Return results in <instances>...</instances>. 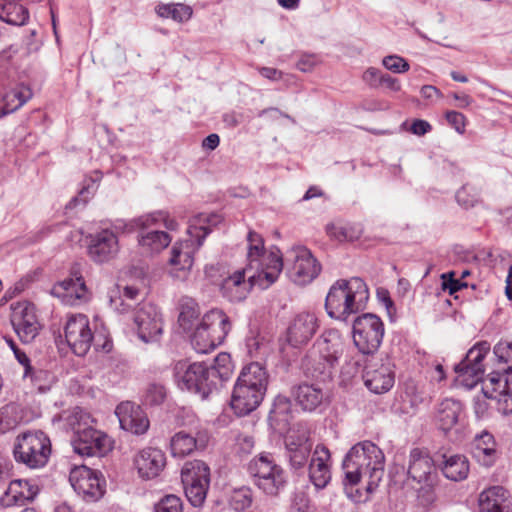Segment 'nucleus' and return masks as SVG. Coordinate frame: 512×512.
I'll return each instance as SVG.
<instances>
[{"label":"nucleus","instance_id":"nucleus-25","mask_svg":"<svg viewBox=\"0 0 512 512\" xmlns=\"http://www.w3.org/2000/svg\"><path fill=\"white\" fill-rule=\"evenodd\" d=\"M120 427L136 435L144 434L149 428V420L142 409L132 402H122L115 410Z\"/></svg>","mask_w":512,"mask_h":512},{"label":"nucleus","instance_id":"nucleus-37","mask_svg":"<svg viewBox=\"0 0 512 512\" xmlns=\"http://www.w3.org/2000/svg\"><path fill=\"white\" fill-rule=\"evenodd\" d=\"M237 382L250 385L251 387L266 390L268 385V374L266 369L258 362H252L244 366L238 376Z\"/></svg>","mask_w":512,"mask_h":512},{"label":"nucleus","instance_id":"nucleus-63","mask_svg":"<svg viewBox=\"0 0 512 512\" xmlns=\"http://www.w3.org/2000/svg\"><path fill=\"white\" fill-rule=\"evenodd\" d=\"M260 74L270 80H279L282 77V72L271 67H262L259 69Z\"/></svg>","mask_w":512,"mask_h":512},{"label":"nucleus","instance_id":"nucleus-51","mask_svg":"<svg viewBox=\"0 0 512 512\" xmlns=\"http://www.w3.org/2000/svg\"><path fill=\"white\" fill-rule=\"evenodd\" d=\"M383 66L393 73H405L409 70V63L402 57L397 55H389L383 58Z\"/></svg>","mask_w":512,"mask_h":512},{"label":"nucleus","instance_id":"nucleus-32","mask_svg":"<svg viewBox=\"0 0 512 512\" xmlns=\"http://www.w3.org/2000/svg\"><path fill=\"white\" fill-rule=\"evenodd\" d=\"M440 467L444 476L452 481H462L469 474V462L460 454H443Z\"/></svg>","mask_w":512,"mask_h":512},{"label":"nucleus","instance_id":"nucleus-58","mask_svg":"<svg viewBox=\"0 0 512 512\" xmlns=\"http://www.w3.org/2000/svg\"><path fill=\"white\" fill-rule=\"evenodd\" d=\"M326 232L330 237L339 241L346 240L348 238L347 229L334 223H330L326 226Z\"/></svg>","mask_w":512,"mask_h":512},{"label":"nucleus","instance_id":"nucleus-40","mask_svg":"<svg viewBox=\"0 0 512 512\" xmlns=\"http://www.w3.org/2000/svg\"><path fill=\"white\" fill-rule=\"evenodd\" d=\"M171 242V237L164 231H149L142 234L139 238V244L146 250L157 253L166 248Z\"/></svg>","mask_w":512,"mask_h":512},{"label":"nucleus","instance_id":"nucleus-3","mask_svg":"<svg viewBox=\"0 0 512 512\" xmlns=\"http://www.w3.org/2000/svg\"><path fill=\"white\" fill-rule=\"evenodd\" d=\"M221 221V216L214 213H201L194 218L187 231L189 237L184 241L176 242L171 249L168 263L169 274L173 278L178 280L187 278L194 263L196 250L203 244L212 227L217 226Z\"/></svg>","mask_w":512,"mask_h":512},{"label":"nucleus","instance_id":"nucleus-1","mask_svg":"<svg viewBox=\"0 0 512 512\" xmlns=\"http://www.w3.org/2000/svg\"><path fill=\"white\" fill-rule=\"evenodd\" d=\"M385 457L382 450L370 441L355 444L346 454L344 470V490L348 498L355 502L363 500L359 489L353 490L362 478H367L366 492L372 493L384 474Z\"/></svg>","mask_w":512,"mask_h":512},{"label":"nucleus","instance_id":"nucleus-46","mask_svg":"<svg viewBox=\"0 0 512 512\" xmlns=\"http://www.w3.org/2000/svg\"><path fill=\"white\" fill-rule=\"evenodd\" d=\"M290 409L291 403L289 399L285 396L279 395L275 398L270 410V419L287 422Z\"/></svg>","mask_w":512,"mask_h":512},{"label":"nucleus","instance_id":"nucleus-27","mask_svg":"<svg viewBox=\"0 0 512 512\" xmlns=\"http://www.w3.org/2000/svg\"><path fill=\"white\" fill-rule=\"evenodd\" d=\"M38 486L29 480L17 479L10 482L0 502L4 507L22 506L38 494Z\"/></svg>","mask_w":512,"mask_h":512},{"label":"nucleus","instance_id":"nucleus-20","mask_svg":"<svg viewBox=\"0 0 512 512\" xmlns=\"http://www.w3.org/2000/svg\"><path fill=\"white\" fill-rule=\"evenodd\" d=\"M119 249L118 237L111 229H102L90 236L88 253L96 263H105L114 259Z\"/></svg>","mask_w":512,"mask_h":512},{"label":"nucleus","instance_id":"nucleus-36","mask_svg":"<svg viewBox=\"0 0 512 512\" xmlns=\"http://www.w3.org/2000/svg\"><path fill=\"white\" fill-rule=\"evenodd\" d=\"M182 483L210 485V468L201 460L186 462L181 471Z\"/></svg>","mask_w":512,"mask_h":512},{"label":"nucleus","instance_id":"nucleus-10","mask_svg":"<svg viewBox=\"0 0 512 512\" xmlns=\"http://www.w3.org/2000/svg\"><path fill=\"white\" fill-rule=\"evenodd\" d=\"M253 484L265 495L275 497L285 488L287 477L284 469L270 453H260L248 465Z\"/></svg>","mask_w":512,"mask_h":512},{"label":"nucleus","instance_id":"nucleus-6","mask_svg":"<svg viewBox=\"0 0 512 512\" xmlns=\"http://www.w3.org/2000/svg\"><path fill=\"white\" fill-rule=\"evenodd\" d=\"M248 252L246 270L252 284H259L262 289L268 288L279 277L283 268V260L278 251L266 252L264 241L258 233L250 231L247 235Z\"/></svg>","mask_w":512,"mask_h":512},{"label":"nucleus","instance_id":"nucleus-17","mask_svg":"<svg viewBox=\"0 0 512 512\" xmlns=\"http://www.w3.org/2000/svg\"><path fill=\"white\" fill-rule=\"evenodd\" d=\"M64 335L74 354L86 355L93 341L88 317L84 314L70 315L64 326Z\"/></svg>","mask_w":512,"mask_h":512},{"label":"nucleus","instance_id":"nucleus-34","mask_svg":"<svg viewBox=\"0 0 512 512\" xmlns=\"http://www.w3.org/2000/svg\"><path fill=\"white\" fill-rule=\"evenodd\" d=\"M0 19L8 24L21 26L27 23L29 13L18 0H0Z\"/></svg>","mask_w":512,"mask_h":512},{"label":"nucleus","instance_id":"nucleus-22","mask_svg":"<svg viewBox=\"0 0 512 512\" xmlns=\"http://www.w3.org/2000/svg\"><path fill=\"white\" fill-rule=\"evenodd\" d=\"M265 392L264 389L251 387V384L247 385L236 381L231 398V407L237 415H247L260 405Z\"/></svg>","mask_w":512,"mask_h":512},{"label":"nucleus","instance_id":"nucleus-4","mask_svg":"<svg viewBox=\"0 0 512 512\" xmlns=\"http://www.w3.org/2000/svg\"><path fill=\"white\" fill-rule=\"evenodd\" d=\"M490 351V344L486 341L479 342L469 349L465 358L455 365L454 370L458 381L468 389L482 381V393L486 398L499 397V392L504 388L506 373L505 368L502 372H492L487 378L483 379L484 365L483 360Z\"/></svg>","mask_w":512,"mask_h":512},{"label":"nucleus","instance_id":"nucleus-12","mask_svg":"<svg viewBox=\"0 0 512 512\" xmlns=\"http://www.w3.org/2000/svg\"><path fill=\"white\" fill-rule=\"evenodd\" d=\"M384 336V324L375 314L366 313L353 322V341L362 354H373L380 347Z\"/></svg>","mask_w":512,"mask_h":512},{"label":"nucleus","instance_id":"nucleus-54","mask_svg":"<svg viewBox=\"0 0 512 512\" xmlns=\"http://www.w3.org/2000/svg\"><path fill=\"white\" fill-rule=\"evenodd\" d=\"M456 200L459 205L468 209L478 202V195L476 193H471V189L468 186H463L457 191Z\"/></svg>","mask_w":512,"mask_h":512},{"label":"nucleus","instance_id":"nucleus-42","mask_svg":"<svg viewBox=\"0 0 512 512\" xmlns=\"http://www.w3.org/2000/svg\"><path fill=\"white\" fill-rule=\"evenodd\" d=\"M285 446L296 448L306 446L307 448H312L313 443L310 439L309 430L302 425L290 429L285 438Z\"/></svg>","mask_w":512,"mask_h":512},{"label":"nucleus","instance_id":"nucleus-35","mask_svg":"<svg viewBox=\"0 0 512 512\" xmlns=\"http://www.w3.org/2000/svg\"><path fill=\"white\" fill-rule=\"evenodd\" d=\"M460 402L453 399L443 400L437 409L436 420L443 431H449L458 422L461 413Z\"/></svg>","mask_w":512,"mask_h":512},{"label":"nucleus","instance_id":"nucleus-8","mask_svg":"<svg viewBox=\"0 0 512 512\" xmlns=\"http://www.w3.org/2000/svg\"><path fill=\"white\" fill-rule=\"evenodd\" d=\"M230 330L229 317L222 310L212 309L197 323L191 345L197 353L206 354L222 344Z\"/></svg>","mask_w":512,"mask_h":512},{"label":"nucleus","instance_id":"nucleus-15","mask_svg":"<svg viewBox=\"0 0 512 512\" xmlns=\"http://www.w3.org/2000/svg\"><path fill=\"white\" fill-rule=\"evenodd\" d=\"M133 321L138 337L145 343L158 341L163 331L162 314L149 302L140 303L135 309Z\"/></svg>","mask_w":512,"mask_h":512},{"label":"nucleus","instance_id":"nucleus-39","mask_svg":"<svg viewBox=\"0 0 512 512\" xmlns=\"http://www.w3.org/2000/svg\"><path fill=\"white\" fill-rule=\"evenodd\" d=\"M32 95L33 93L28 86L19 85L4 95L2 109L8 114L12 113L30 100Z\"/></svg>","mask_w":512,"mask_h":512},{"label":"nucleus","instance_id":"nucleus-57","mask_svg":"<svg viewBox=\"0 0 512 512\" xmlns=\"http://www.w3.org/2000/svg\"><path fill=\"white\" fill-rule=\"evenodd\" d=\"M384 73H382L379 69L374 67H369L364 73H363V80L371 87H378L380 86L381 79L383 77Z\"/></svg>","mask_w":512,"mask_h":512},{"label":"nucleus","instance_id":"nucleus-13","mask_svg":"<svg viewBox=\"0 0 512 512\" xmlns=\"http://www.w3.org/2000/svg\"><path fill=\"white\" fill-rule=\"evenodd\" d=\"M394 367L388 356L372 357L363 371L365 386L375 394L388 392L395 383Z\"/></svg>","mask_w":512,"mask_h":512},{"label":"nucleus","instance_id":"nucleus-61","mask_svg":"<svg viewBox=\"0 0 512 512\" xmlns=\"http://www.w3.org/2000/svg\"><path fill=\"white\" fill-rule=\"evenodd\" d=\"M14 355L18 362L24 367V378H28V375L30 374L32 368L28 356L26 355L25 352L21 351L20 349L15 351Z\"/></svg>","mask_w":512,"mask_h":512},{"label":"nucleus","instance_id":"nucleus-14","mask_svg":"<svg viewBox=\"0 0 512 512\" xmlns=\"http://www.w3.org/2000/svg\"><path fill=\"white\" fill-rule=\"evenodd\" d=\"M286 261H292L288 276L298 285L311 283L321 271L320 263L306 247L292 248L286 255Z\"/></svg>","mask_w":512,"mask_h":512},{"label":"nucleus","instance_id":"nucleus-53","mask_svg":"<svg viewBox=\"0 0 512 512\" xmlns=\"http://www.w3.org/2000/svg\"><path fill=\"white\" fill-rule=\"evenodd\" d=\"M441 279L442 289L444 291H448L450 295H453L457 291L467 287V283L463 282L461 279L455 278L454 271L442 274Z\"/></svg>","mask_w":512,"mask_h":512},{"label":"nucleus","instance_id":"nucleus-43","mask_svg":"<svg viewBox=\"0 0 512 512\" xmlns=\"http://www.w3.org/2000/svg\"><path fill=\"white\" fill-rule=\"evenodd\" d=\"M158 223H163V226L169 230H176L178 227L176 220L170 218L169 215L163 211L153 212L148 215L141 216L136 220L137 226L143 228Z\"/></svg>","mask_w":512,"mask_h":512},{"label":"nucleus","instance_id":"nucleus-50","mask_svg":"<svg viewBox=\"0 0 512 512\" xmlns=\"http://www.w3.org/2000/svg\"><path fill=\"white\" fill-rule=\"evenodd\" d=\"M28 377H30L31 382L40 392L47 391L53 379V376L48 371L34 370L33 368H31Z\"/></svg>","mask_w":512,"mask_h":512},{"label":"nucleus","instance_id":"nucleus-11","mask_svg":"<svg viewBox=\"0 0 512 512\" xmlns=\"http://www.w3.org/2000/svg\"><path fill=\"white\" fill-rule=\"evenodd\" d=\"M50 453V440L39 430L19 434L14 443L15 460L29 468L43 467L48 462Z\"/></svg>","mask_w":512,"mask_h":512},{"label":"nucleus","instance_id":"nucleus-60","mask_svg":"<svg viewBox=\"0 0 512 512\" xmlns=\"http://www.w3.org/2000/svg\"><path fill=\"white\" fill-rule=\"evenodd\" d=\"M411 132L415 135L422 136L431 130V125L425 120H415L411 125Z\"/></svg>","mask_w":512,"mask_h":512},{"label":"nucleus","instance_id":"nucleus-48","mask_svg":"<svg viewBox=\"0 0 512 512\" xmlns=\"http://www.w3.org/2000/svg\"><path fill=\"white\" fill-rule=\"evenodd\" d=\"M199 316V312L194 306L185 305L178 317V323L182 329L186 332L196 328V322Z\"/></svg>","mask_w":512,"mask_h":512},{"label":"nucleus","instance_id":"nucleus-64","mask_svg":"<svg viewBox=\"0 0 512 512\" xmlns=\"http://www.w3.org/2000/svg\"><path fill=\"white\" fill-rule=\"evenodd\" d=\"M220 143V138L217 134H210L206 138H204L202 142V147L207 150H214L218 147Z\"/></svg>","mask_w":512,"mask_h":512},{"label":"nucleus","instance_id":"nucleus-49","mask_svg":"<svg viewBox=\"0 0 512 512\" xmlns=\"http://www.w3.org/2000/svg\"><path fill=\"white\" fill-rule=\"evenodd\" d=\"M491 399L498 401L499 409L504 414L512 412V377H506L504 388L499 392V397H492Z\"/></svg>","mask_w":512,"mask_h":512},{"label":"nucleus","instance_id":"nucleus-21","mask_svg":"<svg viewBox=\"0 0 512 512\" xmlns=\"http://www.w3.org/2000/svg\"><path fill=\"white\" fill-rule=\"evenodd\" d=\"M408 475L413 481L431 487L436 479L434 460L428 452L412 449L409 455Z\"/></svg>","mask_w":512,"mask_h":512},{"label":"nucleus","instance_id":"nucleus-28","mask_svg":"<svg viewBox=\"0 0 512 512\" xmlns=\"http://www.w3.org/2000/svg\"><path fill=\"white\" fill-rule=\"evenodd\" d=\"M208 441L206 433L197 432L196 434L179 431L171 437L170 450L174 457H184L191 454L194 450L203 449Z\"/></svg>","mask_w":512,"mask_h":512},{"label":"nucleus","instance_id":"nucleus-5","mask_svg":"<svg viewBox=\"0 0 512 512\" xmlns=\"http://www.w3.org/2000/svg\"><path fill=\"white\" fill-rule=\"evenodd\" d=\"M369 299L366 283L359 277L339 279L329 289L325 299V309L330 318L347 319L365 309Z\"/></svg>","mask_w":512,"mask_h":512},{"label":"nucleus","instance_id":"nucleus-26","mask_svg":"<svg viewBox=\"0 0 512 512\" xmlns=\"http://www.w3.org/2000/svg\"><path fill=\"white\" fill-rule=\"evenodd\" d=\"M166 464L164 453L156 448H145L134 458V465L143 479H152L159 475Z\"/></svg>","mask_w":512,"mask_h":512},{"label":"nucleus","instance_id":"nucleus-9","mask_svg":"<svg viewBox=\"0 0 512 512\" xmlns=\"http://www.w3.org/2000/svg\"><path fill=\"white\" fill-rule=\"evenodd\" d=\"M344 351V341L336 329L325 330L313 344L303 365L314 373L329 372L337 363Z\"/></svg>","mask_w":512,"mask_h":512},{"label":"nucleus","instance_id":"nucleus-24","mask_svg":"<svg viewBox=\"0 0 512 512\" xmlns=\"http://www.w3.org/2000/svg\"><path fill=\"white\" fill-rule=\"evenodd\" d=\"M52 294L68 305H77L85 300L87 288L79 270L74 267L70 277L53 286Z\"/></svg>","mask_w":512,"mask_h":512},{"label":"nucleus","instance_id":"nucleus-44","mask_svg":"<svg viewBox=\"0 0 512 512\" xmlns=\"http://www.w3.org/2000/svg\"><path fill=\"white\" fill-rule=\"evenodd\" d=\"M183 485L185 495L189 502L195 507L202 505L206 499L209 485L198 484L195 482L183 483Z\"/></svg>","mask_w":512,"mask_h":512},{"label":"nucleus","instance_id":"nucleus-47","mask_svg":"<svg viewBox=\"0 0 512 512\" xmlns=\"http://www.w3.org/2000/svg\"><path fill=\"white\" fill-rule=\"evenodd\" d=\"M286 450L291 467L298 470L305 467L312 448H307L306 446L302 448L286 447Z\"/></svg>","mask_w":512,"mask_h":512},{"label":"nucleus","instance_id":"nucleus-41","mask_svg":"<svg viewBox=\"0 0 512 512\" xmlns=\"http://www.w3.org/2000/svg\"><path fill=\"white\" fill-rule=\"evenodd\" d=\"M156 12L160 17H170L177 22H186L192 16V8L184 4H162L157 6Z\"/></svg>","mask_w":512,"mask_h":512},{"label":"nucleus","instance_id":"nucleus-23","mask_svg":"<svg viewBox=\"0 0 512 512\" xmlns=\"http://www.w3.org/2000/svg\"><path fill=\"white\" fill-rule=\"evenodd\" d=\"M309 479L316 489L325 488L331 480V455L329 449L318 444L308 467Z\"/></svg>","mask_w":512,"mask_h":512},{"label":"nucleus","instance_id":"nucleus-19","mask_svg":"<svg viewBox=\"0 0 512 512\" xmlns=\"http://www.w3.org/2000/svg\"><path fill=\"white\" fill-rule=\"evenodd\" d=\"M319 328V321L313 312L303 311L294 316L287 329V341L293 347L306 345Z\"/></svg>","mask_w":512,"mask_h":512},{"label":"nucleus","instance_id":"nucleus-45","mask_svg":"<svg viewBox=\"0 0 512 512\" xmlns=\"http://www.w3.org/2000/svg\"><path fill=\"white\" fill-rule=\"evenodd\" d=\"M253 502L252 492L249 488H240L233 491L230 505L235 511H244L251 507Z\"/></svg>","mask_w":512,"mask_h":512},{"label":"nucleus","instance_id":"nucleus-33","mask_svg":"<svg viewBox=\"0 0 512 512\" xmlns=\"http://www.w3.org/2000/svg\"><path fill=\"white\" fill-rule=\"evenodd\" d=\"M293 396L298 405L305 411L315 410L324 399V393L320 387L307 383L295 387Z\"/></svg>","mask_w":512,"mask_h":512},{"label":"nucleus","instance_id":"nucleus-56","mask_svg":"<svg viewBox=\"0 0 512 512\" xmlns=\"http://www.w3.org/2000/svg\"><path fill=\"white\" fill-rule=\"evenodd\" d=\"M448 123L459 133L465 132L466 117L457 111H448L445 115Z\"/></svg>","mask_w":512,"mask_h":512},{"label":"nucleus","instance_id":"nucleus-18","mask_svg":"<svg viewBox=\"0 0 512 512\" xmlns=\"http://www.w3.org/2000/svg\"><path fill=\"white\" fill-rule=\"evenodd\" d=\"M69 481L74 491L87 501H96L104 494V483L97 472L87 466H75L69 474Z\"/></svg>","mask_w":512,"mask_h":512},{"label":"nucleus","instance_id":"nucleus-31","mask_svg":"<svg viewBox=\"0 0 512 512\" xmlns=\"http://www.w3.org/2000/svg\"><path fill=\"white\" fill-rule=\"evenodd\" d=\"M509 492L502 486H492L479 495V512H503L508 507Z\"/></svg>","mask_w":512,"mask_h":512},{"label":"nucleus","instance_id":"nucleus-55","mask_svg":"<svg viewBox=\"0 0 512 512\" xmlns=\"http://www.w3.org/2000/svg\"><path fill=\"white\" fill-rule=\"evenodd\" d=\"M165 396V388L162 385L153 384L146 392L145 401L150 405H159L164 401Z\"/></svg>","mask_w":512,"mask_h":512},{"label":"nucleus","instance_id":"nucleus-7","mask_svg":"<svg viewBox=\"0 0 512 512\" xmlns=\"http://www.w3.org/2000/svg\"><path fill=\"white\" fill-rule=\"evenodd\" d=\"M68 427L74 432L72 446L81 456H102L111 450V440L103 432L92 427L94 420L90 414L75 408L66 419Z\"/></svg>","mask_w":512,"mask_h":512},{"label":"nucleus","instance_id":"nucleus-2","mask_svg":"<svg viewBox=\"0 0 512 512\" xmlns=\"http://www.w3.org/2000/svg\"><path fill=\"white\" fill-rule=\"evenodd\" d=\"M174 379L181 390H187L206 398L223 386L233 373L231 356L219 353L212 364L190 363L181 360L174 365Z\"/></svg>","mask_w":512,"mask_h":512},{"label":"nucleus","instance_id":"nucleus-29","mask_svg":"<svg viewBox=\"0 0 512 512\" xmlns=\"http://www.w3.org/2000/svg\"><path fill=\"white\" fill-rule=\"evenodd\" d=\"M249 280V273L246 267L225 278L221 284L222 295L231 302L244 300L253 286Z\"/></svg>","mask_w":512,"mask_h":512},{"label":"nucleus","instance_id":"nucleus-59","mask_svg":"<svg viewBox=\"0 0 512 512\" xmlns=\"http://www.w3.org/2000/svg\"><path fill=\"white\" fill-rule=\"evenodd\" d=\"M421 96L429 102L443 97L442 92L433 85H424L420 90Z\"/></svg>","mask_w":512,"mask_h":512},{"label":"nucleus","instance_id":"nucleus-62","mask_svg":"<svg viewBox=\"0 0 512 512\" xmlns=\"http://www.w3.org/2000/svg\"><path fill=\"white\" fill-rule=\"evenodd\" d=\"M380 85H384L388 89L398 92L401 90V84L397 78L390 76L389 74H384Z\"/></svg>","mask_w":512,"mask_h":512},{"label":"nucleus","instance_id":"nucleus-52","mask_svg":"<svg viewBox=\"0 0 512 512\" xmlns=\"http://www.w3.org/2000/svg\"><path fill=\"white\" fill-rule=\"evenodd\" d=\"M155 512H183L181 499L175 495H168L155 506Z\"/></svg>","mask_w":512,"mask_h":512},{"label":"nucleus","instance_id":"nucleus-16","mask_svg":"<svg viewBox=\"0 0 512 512\" xmlns=\"http://www.w3.org/2000/svg\"><path fill=\"white\" fill-rule=\"evenodd\" d=\"M10 321L15 333L23 343H31L39 333L40 324L35 306L30 302L13 303Z\"/></svg>","mask_w":512,"mask_h":512},{"label":"nucleus","instance_id":"nucleus-38","mask_svg":"<svg viewBox=\"0 0 512 512\" xmlns=\"http://www.w3.org/2000/svg\"><path fill=\"white\" fill-rule=\"evenodd\" d=\"M139 290L134 286H125L121 290L120 286H116L109 292L111 307L120 312L125 313L131 307V301L137 299Z\"/></svg>","mask_w":512,"mask_h":512},{"label":"nucleus","instance_id":"nucleus-30","mask_svg":"<svg viewBox=\"0 0 512 512\" xmlns=\"http://www.w3.org/2000/svg\"><path fill=\"white\" fill-rule=\"evenodd\" d=\"M472 454L479 464L485 467L492 466L498 458L496 442L493 435L488 432H482L480 435L476 436L473 443Z\"/></svg>","mask_w":512,"mask_h":512}]
</instances>
